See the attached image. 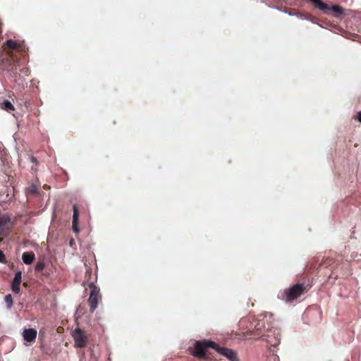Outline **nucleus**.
<instances>
[{
	"instance_id": "1",
	"label": "nucleus",
	"mask_w": 361,
	"mask_h": 361,
	"mask_svg": "<svg viewBox=\"0 0 361 361\" xmlns=\"http://www.w3.org/2000/svg\"><path fill=\"white\" fill-rule=\"evenodd\" d=\"M1 49L0 68L16 74L20 59L26 54L23 43L8 39L3 44Z\"/></svg>"
},
{
	"instance_id": "2",
	"label": "nucleus",
	"mask_w": 361,
	"mask_h": 361,
	"mask_svg": "<svg viewBox=\"0 0 361 361\" xmlns=\"http://www.w3.org/2000/svg\"><path fill=\"white\" fill-rule=\"evenodd\" d=\"M304 287L300 284H296L287 290L283 295V300L291 302L298 298L303 292Z\"/></svg>"
},
{
	"instance_id": "3",
	"label": "nucleus",
	"mask_w": 361,
	"mask_h": 361,
	"mask_svg": "<svg viewBox=\"0 0 361 361\" xmlns=\"http://www.w3.org/2000/svg\"><path fill=\"white\" fill-rule=\"evenodd\" d=\"M72 336L76 347L82 348L86 345L87 338L85 331L78 328L73 332Z\"/></svg>"
},
{
	"instance_id": "4",
	"label": "nucleus",
	"mask_w": 361,
	"mask_h": 361,
	"mask_svg": "<svg viewBox=\"0 0 361 361\" xmlns=\"http://www.w3.org/2000/svg\"><path fill=\"white\" fill-rule=\"evenodd\" d=\"M99 298V290L94 286H91V292L88 299L90 311L93 312L97 307Z\"/></svg>"
},
{
	"instance_id": "5",
	"label": "nucleus",
	"mask_w": 361,
	"mask_h": 361,
	"mask_svg": "<svg viewBox=\"0 0 361 361\" xmlns=\"http://www.w3.org/2000/svg\"><path fill=\"white\" fill-rule=\"evenodd\" d=\"M11 218L8 215H3L0 217V235H7L10 231L9 224Z\"/></svg>"
},
{
	"instance_id": "6",
	"label": "nucleus",
	"mask_w": 361,
	"mask_h": 361,
	"mask_svg": "<svg viewBox=\"0 0 361 361\" xmlns=\"http://www.w3.org/2000/svg\"><path fill=\"white\" fill-rule=\"evenodd\" d=\"M205 345L204 341H197L195 345L193 355L197 357H203L205 355Z\"/></svg>"
},
{
	"instance_id": "7",
	"label": "nucleus",
	"mask_w": 361,
	"mask_h": 361,
	"mask_svg": "<svg viewBox=\"0 0 361 361\" xmlns=\"http://www.w3.org/2000/svg\"><path fill=\"white\" fill-rule=\"evenodd\" d=\"M22 279V272L21 271H18L16 273L14 279L12 281L11 289L13 292L15 293H18L20 292V285Z\"/></svg>"
},
{
	"instance_id": "8",
	"label": "nucleus",
	"mask_w": 361,
	"mask_h": 361,
	"mask_svg": "<svg viewBox=\"0 0 361 361\" xmlns=\"http://www.w3.org/2000/svg\"><path fill=\"white\" fill-rule=\"evenodd\" d=\"M218 352L221 355L227 357L230 361H238L236 353L231 349L226 348H220V349H218Z\"/></svg>"
},
{
	"instance_id": "9",
	"label": "nucleus",
	"mask_w": 361,
	"mask_h": 361,
	"mask_svg": "<svg viewBox=\"0 0 361 361\" xmlns=\"http://www.w3.org/2000/svg\"><path fill=\"white\" fill-rule=\"evenodd\" d=\"M37 336V331L32 329H25L23 332V338L27 342L35 341Z\"/></svg>"
},
{
	"instance_id": "10",
	"label": "nucleus",
	"mask_w": 361,
	"mask_h": 361,
	"mask_svg": "<svg viewBox=\"0 0 361 361\" xmlns=\"http://www.w3.org/2000/svg\"><path fill=\"white\" fill-rule=\"evenodd\" d=\"M314 6L319 8V10L329 13V10L330 9L327 4L322 2L321 0H310Z\"/></svg>"
},
{
	"instance_id": "11",
	"label": "nucleus",
	"mask_w": 361,
	"mask_h": 361,
	"mask_svg": "<svg viewBox=\"0 0 361 361\" xmlns=\"http://www.w3.org/2000/svg\"><path fill=\"white\" fill-rule=\"evenodd\" d=\"M23 262L26 264H30L35 259V255L32 252H24L22 256Z\"/></svg>"
},
{
	"instance_id": "12",
	"label": "nucleus",
	"mask_w": 361,
	"mask_h": 361,
	"mask_svg": "<svg viewBox=\"0 0 361 361\" xmlns=\"http://www.w3.org/2000/svg\"><path fill=\"white\" fill-rule=\"evenodd\" d=\"M74 213L73 216V229L75 233L79 232V229L78 228V211L76 208V206L73 207Z\"/></svg>"
},
{
	"instance_id": "13",
	"label": "nucleus",
	"mask_w": 361,
	"mask_h": 361,
	"mask_svg": "<svg viewBox=\"0 0 361 361\" xmlns=\"http://www.w3.org/2000/svg\"><path fill=\"white\" fill-rule=\"evenodd\" d=\"M0 107L8 112L15 110L14 106L8 100H5L2 103H0Z\"/></svg>"
},
{
	"instance_id": "14",
	"label": "nucleus",
	"mask_w": 361,
	"mask_h": 361,
	"mask_svg": "<svg viewBox=\"0 0 361 361\" xmlns=\"http://www.w3.org/2000/svg\"><path fill=\"white\" fill-rule=\"evenodd\" d=\"M204 344L205 345V348H212L215 349L218 352V349H220V347H219L214 342L207 340H204Z\"/></svg>"
},
{
	"instance_id": "15",
	"label": "nucleus",
	"mask_w": 361,
	"mask_h": 361,
	"mask_svg": "<svg viewBox=\"0 0 361 361\" xmlns=\"http://www.w3.org/2000/svg\"><path fill=\"white\" fill-rule=\"evenodd\" d=\"M4 300L6 303L7 307L11 308L13 306V298L11 294H8L5 296Z\"/></svg>"
},
{
	"instance_id": "16",
	"label": "nucleus",
	"mask_w": 361,
	"mask_h": 361,
	"mask_svg": "<svg viewBox=\"0 0 361 361\" xmlns=\"http://www.w3.org/2000/svg\"><path fill=\"white\" fill-rule=\"evenodd\" d=\"M38 192V188L35 185H32L28 188V193L30 194H36Z\"/></svg>"
},
{
	"instance_id": "17",
	"label": "nucleus",
	"mask_w": 361,
	"mask_h": 361,
	"mask_svg": "<svg viewBox=\"0 0 361 361\" xmlns=\"http://www.w3.org/2000/svg\"><path fill=\"white\" fill-rule=\"evenodd\" d=\"M329 8L330 9L329 10V12L330 11H332L336 12L337 13H343V9L340 6H332L331 8L329 7Z\"/></svg>"
},
{
	"instance_id": "18",
	"label": "nucleus",
	"mask_w": 361,
	"mask_h": 361,
	"mask_svg": "<svg viewBox=\"0 0 361 361\" xmlns=\"http://www.w3.org/2000/svg\"><path fill=\"white\" fill-rule=\"evenodd\" d=\"M45 267V264L43 262H38L35 266V270L37 271H41L44 269Z\"/></svg>"
},
{
	"instance_id": "19",
	"label": "nucleus",
	"mask_w": 361,
	"mask_h": 361,
	"mask_svg": "<svg viewBox=\"0 0 361 361\" xmlns=\"http://www.w3.org/2000/svg\"><path fill=\"white\" fill-rule=\"evenodd\" d=\"M6 259L4 252L0 250V262H4Z\"/></svg>"
},
{
	"instance_id": "20",
	"label": "nucleus",
	"mask_w": 361,
	"mask_h": 361,
	"mask_svg": "<svg viewBox=\"0 0 361 361\" xmlns=\"http://www.w3.org/2000/svg\"><path fill=\"white\" fill-rule=\"evenodd\" d=\"M358 121L361 123V111L358 114Z\"/></svg>"
}]
</instances>
